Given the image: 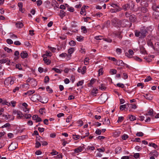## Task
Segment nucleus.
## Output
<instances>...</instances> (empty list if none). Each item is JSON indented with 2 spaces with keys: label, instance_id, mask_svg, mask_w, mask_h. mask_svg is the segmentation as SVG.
<instances>
[{
  "label": "nucleus",
  "instance_id": "obj_24",
  "mask_svg": "<svg viewBox=\"0 0 159 159\" xmlns=\"http://www.w3.org/2000/svg\"><path fill=\"white\" fill-rule=\"evenodd\" d=\"M16 26L18 28H22L23 26V24L21 22H18L16 24Z\"/></svg>",
  "mask_w": 159,
  "mask_h": 159
},
{
  "label": "nucleus",
  "instance_id": "obj_62",
  "mask_svg": "<svg viewBox=\"0 0 159 159\" xmlns=\"http://www.w3.org/2000/svg\"><path fill=\"white\" fill-rule=\"evenodd\" d=\"M116 52L117 53L120 54L122 52V50L119 48H117L116 49Z\"/></svg>",
  "mask_w": 159,
  "mask_h": 159
},
{
  "label": "nucleus",
  "instance_id": "obj_49",
  "mask_svg": "<svg viewBox=\"0 0 159 159\" xmlns=\"http://www.w3.org/2000/svg\"><path fill=\"white\" fill-rule=\"evenodd\" d=\"M124 118L122 116H120L118 117V119L117 121L118 123L121 122L124 120Z\"/></svg>",
  "mask_w": 159,
  "mask_h": 159
},
{
  "label": "nucleus",
  "instance_id": "obj_54",
  "mask_svg": "<svg viewBox=\"0 0 159 159\" xmlns=\"http://www.w3.org/2000/svg\"><path fill=\"white\" fill-rule=\"evenodd\" d=\"M105 124L106 125H109L110 124V121L109 119L107 120L106 118L104 119Z\"/></svg>",
  "mask_w": 159,
  "mask_h": 159
},
{
  "label": "nucleus",
  "instance_id": "obj_22",
  "mask_svg": "<svg viewBox=\"0 0 159 159\" xmlns=\"http://www.w3.org/2000/svg\"><path fill=\"white\" fill-rule=\"evenodd\" d=\"M66 12L63 10L60 11V13L59 14V15L62 18L65 16Z\"/></svg>",
  "mask_w": 159,
  "mask_h": 159
},
{
  "label": "nucleus",
  "instance_id": "obj_20",
  "mask_svg": "<svg viewBox=\"0 0 159 159\" xmlns=\"http://www.w3.org/2000/svg\"><path fill=\"white\" fill-rule=\"evenodd\" d=\"M150 154H151V155H152L155 157H157L158 155V152L155 150L152 151Z\"/></svg>",
  "mask_w": 159,
  "mask_h": 159
},
{
  "label": "nucleus",
  "instance_id": "obj_38",
  "mask_svg": "<svg viewBox=\"0 0 159 159\" xmlns=\"http://www.w3.org/2000/svg\"><path fill=\"white\" fill-rule=\"evenodd\" d=\"M69 44L71 46H74L75 45L76 43L74 41L71 40L69 42Z\"/></svg>",
  "mask_w": 159,
  "mask_h": 159
},
{
  "label": "nucleus",
  "instance_id": "obj_60",
  "mask_svg": "<svg viewBox=\"0 0 159 159\" xmlns=\"http://www.w3.org/2000/svg\"><path fill=\"white\" fill-rule=\"evenodd\" d=\"M7 42L9 44H11L13 43V41L10 39H7Z\"/></svg>",
  "mask_w": 159,
  "mask_h": 159
},
{
  "label": "nucleus",
  "instance_id": "obj_23",
  "mask_svg": "<svg viewBox=\"0 0 159 159\" xmlns=\"http://www.w3.org/2000/svg\"><path fill=\"white\" fill-rule=\"evenodd\" d=\"M99 89L102 90H104L106 89V87L105 84H102L100 85L99 86Z\"/></svg>",
  "mask_w": 159,
  "mask_h": 159
},
{
  "label": "nucleus",
  "instance_id": "obj_48",
  "mask_svg": "<svg viewBox=\"0 0 159 159\" xmlns=\"http://www.w3.org/2000/svg\"><path fill=\"white\" fill-rule=\"evenodd\" d=\"M129 19L132 22H134L135 21L134 16V15H131L129 16Z\"/></svg>",
  "mask_w": 159,
  "mask_h": 159
},
{
  "label": "nucleus",
  "instance_id": "obj_16",
  "mask_svg": "<svg viewBox=\"0 0 159 159\" xmlns=\"http://www.w3.org/2000/svg\"><path fill=\"white\" fill-rule=\"evenodd\" d=\"M86 6L84 5L81 8V10L80 11V14L83 15H86L85 7Z\"/></svg>",
  "mask_w": 159,
  "mask_h": 159
},
{
  "label": "nucleus",
  "instance_id": "obj_6",
  "mask_svg": "<svg viewBox=\"0 0 159 159\" xmlns=\"http://www.w3.org/2000/svg\"><path fill=\"white\" fill-rule=\"evenodd\" d=\"M18 144L15 142H12L8 148V149L10 151H12L15 150L17 147Z\"/></svg>",
  "mask_w": 159,
  "mask_h": 159
},
{
  "label": "nucleus",
  "instance_id": "obj_27",
  "mask_svg": "<svg viewBox=\"0 0 159 159\" xmlns=\"http://www.w3.org/2000/svg\"><path fill=\"white\" fill-rule=\"evenodd\" d=\"M75 49L74 48H70L68 50V52L69 54H71L74 52Z\"/></svg>",
  "mask_w": 159,
  "mask_h": 159
},
{
  "label": "nucleus",
  "instance_id": "obj_8",
  "mask_svg": "<svg viewBox=\"0 0 159 159\" xmlns=\"http://www.w3.org/2000/svg\"><path fill=\"white\" fill-rule=\"evenodd\" d=\"M84 148V145L82 146L79 147L77 148L74 149V152L75 153H79L81 152Z\"/></svg>",
  "mask_w": 159,
  "mask_h": 159
},
{
  "label": "nucleus",
  "instance_id": "obj_44",
  "mask_svg": "<svg viewBox=\"0 0 159 159\" xmlns=\"http://www.w3.org/2000/svg\"><path fill=\"white\" fill-rule=\"evenodd\" d=\"M103 39L104 41L108 43H111L112 42V40L109 38H103Z\"/></svg>",
  "mask_w": 159,
  "mask_h": 159
},
{
  "label": "nucleus",
  "instance_id": "obj_39",
  "mask_svg": "<svg viewBox=\"0 0 159 159\" xmlns=\"http://www.w3.org/2000/svg\"><path fill=\"white\" fill-rule=\"evenodd\" d=\"M84 82V81L83 80L79 81L77 83V86L79 87V86H82Z\"/></svg>",
  "mask_w": 159,
  "mask_h": 159
},
{
  "label": "nucleus",
  "instance_id": "obj_12",
  "mask_svg": "<svg viewBox=\"0 0 159 159\" xmlns=\"http://www.w3.org/2000/svg\"><path fill=\"white\" fill-rule=\"evenodd\" d=\"M135 35L136 37H139V38H143L142 37V34L140 31L136 30L135 31Z\"/></svg>",
  "mask_w": 159,
  "mask_h": 159
},
{
  "label": "nucleus",
  "instance_id": "obj_53",
  "mask_svg": "<svg viewBox=\"0 0 159 159\" xmlns=\"http://www.w3.org/2000/svg\"><path fill=\"white\" fill-rule=\"evenodd\" d=\"M134 58L135 60L141 62L142 61V60L141 58L137 56H135L134 57Z\"/></svg>",
  "mask_w": 159,
  "mask_h": 159
},
{
  "label": "nucleus",
  "instance_id": "obj_57",
  "mask_svg": "<svg viewBox=\"0 0 159 159\" xmlns=\"http://www.w3.org/2000/svg\"><path fill=\"white\" fill-rule=\"evenodd\" d=\"M49 78L48 76H46L44 79V81L45 83L48 82L49 81Z\"/></svg>",
  "mask_w": 159,
  "mask_h": 159
},
{
  "label": "nucleus",
  "instance_id": "obj_52",
  "mask_svg": "<svg viewBox=\"0 0 159 159\" xmlns=\"http://www.w3.org/2000/svg\"><path fill=\"white\" fill-rule=\"evenodd\" d=\"M41 146V143L37 141L35 143V147L36 148H39Z\"/></svg>",
  "mask_w": 159,
  "mask_h": 159
},
{
  "label": "nucleus",
  "instance_id": "obj_41",
  "mask_svg": "<svg viewBox=\"0 0 159 159\" xmlns=\"http://www.w3.org/2000/svg\"><path fill=\"white\" fill-rule=\"evenodd\" d=\"M46 89L47 91L49 93H51L53 92L52 90L50 89L49 86H48L46 87Z\"/></svg>",
  "mask_w": 159,
  "mask_h": 159
},
{
  "label": "nucleus",
  "instance_id": "obj_28",
  "mask_svg": "<svg viewBox=\"0 0 159 159\" xmlns=\"http://www.w3.org/2000/svg\"><path fill=\"white\" fill-rule=\"evenodd\" d=\"M121 32H118L115 33L114 34H115V36L117 37L119 39H121L122 36L121 35Z\"/></svg>",
  "mask_w": 159,
  "mask_h": 159
},
{
  "label": "nucleus",
  "instance_id": "obj_10",
  "mask_svg": "<svg viewBox=\"0 0 159 159\" xmlns=\"http://www.w3.org/2000/svg\"><path fill=\"white\" fill-rule=\"evenodd\" d=\"M150 15L149 13H147L144 14L143 16V20L144 22H146L149 19Z\"/></svg>",
  "mask_w": 159,
  "mask_h": 159
},
{
  "label": "nucleus",
  "instance_id": "obj_17",
  "mask_svg": "<svg viewBox=\"0 0 159 159\" xmlns=\"http://www.w3.org/2000/svg\"><path fill=\"white\" fill-rule=\"evenodd\" d=\"M145 98L148 100H151L152 99V97L151 95L150 94H146L144 96Z\"/></svg>",
  "mask_w": 159,
  "mask_h": 159
},
{
  "label": "nucleus",
  "instance_id": "obj_55",
  "mask_svg": "<svg viewBox=\"0 0 159 159\" xmlns=\"http://www.w3.org/2000/svg\"><path fill=\"white\" fill-rule=\"evenodd\" d=\"M128 138V136L126 134H124L122 137V138L123 140H125Z\"/></svg>",
  "mask_w": 159,
  "mask_h": 159
},
{
  "label": "nucleus",
  "instance_id": "obj_32",
  "mask_svg": "<svg viewBox=\"0 0 159 159\" xmlns=\"http://www.w3.org/2000/svg\"><path fill=\"white\" fill-rule=\"evenodd\" d=\"M86 67L85 66H84L83 68H82L81 74L83 75L86 72Z\"/></svg>",
  "mask_w": 159,
  "mask_h": 159
},
{
  "label": "nucleus",
  "instance_id": "obj_34",
  "mask_svg": "<svg viewBox=\"0 0 159 159\" xmlns=\"http://www.w3.org/2000/svg\"><path fill=\"white\" fill-rule=\"evenodd\" d=\"M14 55L15 56H16V57H15L16 59H17L18 58L20 55V53L19 51H16L14 53Z\"/></svg>",
  "mask_w": 159,
  "mask_h": 159
},
{
  "label": "nucleus",
  "instance_id": "obj_14",
  "mask_svg": "<svg viewBox=\"0 0 159 159\" xmlns=\"http://www.w3.org/2000/svg\"><path fill=\"white\" fill-rule=\"evenodd\" d=\"M153 49L157 52L159 53V43L157 42L155 44Z\"/></svg>",
  "mask_w": 159,
  "mask_h": 159
},
{
  "label": "nucleus",
  "instance_id": "obj_51",
  "mask_svg": "<svg viewBox=\"0 0 159 159\" xmlns=\"http://www.w3.org/2000/svg\"><path fill=\"white\" fill-rule=\"evenodd\" d=\"M143 133L142 132H138L136 134V135L138 137L143 136Z\"/></svg>",
  "mask_w": 159,
  "mask_h": 159
},
{
  "label": "nucleus",
  "instance_id": "obj_46",
  "mask_svg": "<svg viewBox=\"0 0 159 159\" xmlns=\"http://www.w3.org/2000/svg\"><path fill=\"white\" fill-rule=\"evenodd\" d=\"M66 55H67V54L66 53L64 52L60 54L59 56L60 57L64 58L66 56Z\"/></svg>",
  "mask_w": 159,
  "mask_h": 159
},
{
  "label": "nucleus",
  "instance_id": "obj_43",
  "mask_svg": "<svg viewBox=\"0 0 159 159\" xmlns=\"http://www.w3.org/2000/svg\"><path fill=\"white\" fill-rule=\"evenodd\" d=\"M94 39L97 40H101L103 39L102 36L100 35L94 37Z\"/></svg>",
  "mask_w": 159,
  "mask_h": 159
},
{
  "label": "nucleus",
  "instance_id": "obj_42",
  "mask_svg": "<svg viewBox=\"0 0 159 159\" xmlns=\"http://www.w3.org/2000/svg\"><path fill=\"white\" fill-rule=\"evenodd\" d=\"M106 95H107L105 94H102L100 96V98L102 100L103 98L104 97H106L104 99H103V101H105L106 100Z\"/></svg>",
  "mask_w": 159,
  "mask_h": 159
},
{
  "label": "nucleus",
  "instance_id": "obj_58",
  "mask_svg": "<svg viewBox=\"0 0 159 159\" xmlns=\"http://www.w3.org/2000/svg\"><path fill=\"white\" fill-rule=\"evenodd\" d=\"M152 147L154 148L155 149H159V147H158L157 145L155 143H153L152 144Z\"/></svg>",
  "mask_w": 159,
  "mask_h": 159
},
{
  "label": "nucleus",
  "instance_id": "obj_5",
  "mask_svg": "<svg viewBox=\"0 0 159 159\" xmlns=\"http://www.w3.org/2000/svg\"><path fill=\"white\" fill-rule=\"evenodd\" d=\"M14 83V80L11 78H8L5 79L4 84L5 87L8 86L9 84L12 85Z\"/></svg>",
  "mask_w": 159,
  "mask_h": 159
},
{
  "label": "nucleus",
  "instance_id": "obj_59",
  "mask_svg": "<svg viewBox=\"0 0 159 159\" xmlns=\"http://www.w3.org/2000/svg\"><path fill=\"white\" fill-rule=\"evenodd\" d=\"M80 136L79 135H73V139L75 140H77L79 139L80 138Z\"/></svg>",
  "mask_w": 159,
  "mask_h": 159
},
{
  "label": "nucleus",
  "instance_id": "obj_9",
  "mask_svg": "<svg viewBox=\"0 0 159 159\" xmlns=\"http://www.w3.org/2000/svg\"><path fill=\"white\" fill-rule=\"evenodd\" d=\"M30 82L31 83H34L33 84L34 86H35L36 85V82L34 79H32L30 78H29L26 80V82L27 83Z\"/></svg>",
  "mask_w": 159,
  "mask_h": 159
},
{
  "label": "nucleus",
  "instance_id": "obj_31",
  "mask_svg": "<svg viewBox=\"0 0 159 159\" xmlns=\"http://www.w3.org/2000/svg\"><path fill=\"white\" fill-rule=\"evenodd\" d=\"M116 70L115 69H111L110 71V74L111 75L116 74Z\"/></svg>",
  "mask_w": 159,
  "mask_h": 159
},
{
  "label": "nucleus",
  "instance_id": "obj_47",
  "mask_svg": "<svg viewBox=\"0 0 159 159\" xmlns=\"http://www.w3.org/2000/svg\"><path fill=\"white\" fill-rule=\"evenodd\" d=\"M153 111L152 109H151L149 110V111L148 112V114L149 116H152L153 115Z\"/></svg>",
  "mask_w": 159,
  "mask_h": 159
},
{
  "label": "nucleus",
  "instance_id": "obj_33",
  "mask_svg": "<svg viewBox=\"0 0 159 159\" xmlns=\"http://www.w3.org/2000/svg\"><path fill=\"white\" fill-rule=\"evenodd\" d=\"M52 70L55 71L56 72L58 73H61V70L58 69L53 68L52 69Z\"/></svg>",
  "mask_w": 159,
  "mask_h": 159
},
{
  "label": "nucleus",
  "instance_id": "obj_56",
  "mask_svg": "<svg viewBox=\"0 0 159 159\" xmlns=\"http://www.w3.org/2000/svg\"><path fill=\"white\" fill-rule=\"evenodd\" d=\"M103 68H101L100 69L98 70V75L100 76L102 75L103 73Z\"/></svg>",
  "mask_w": 159,
  "mask_h": 159
},
{
  "label": "nucleus",
  "instance_id": "obj_61",
  "mask_svg": "<svg viewBox=\"0 0 159 159\" xmlns=\"http://www.w3.org/2000/svg\"><path fill=\"white\" fill-rule=\"evenodd\" d=\"M98 91V90L96 88H94L92 90V94H96L97 93Z\"/></svg>",
  "mask_w": 159,
  "mask_h": 159
},
{
  "label": "nucleus",
  "instance_id": "obj_2",
  "mask_svg": "<svg viewBox=\"0 0 159 159\" xmlns=\"http://www.w3.org/2000/svg\"><path fill=\"white\" fill-rule=\"evenodd\" d=\"M152 26H151L148 27H143L140 30L141 33L142 34V37L144 38L146 36V34L149 31L151 32L152 30Z\"/></svg>",
  "mask_w": 159,
  "mask_h": 159
},
{
  "label": "nucleus",
  "instance_id": "obj_13",
  "mask_svg": "<svg viewBox=\"0 0 159 159\" xmlns=\"http://www.w3.org/2000/svg\"><path fill=\"white\" fill-rule=\"evenodd\" d=\"M17 115V118H21L23 117L24 116V115L22 114L21 112L19 111H16L14 112Z\"/></svg>",
  "mask_w": 159,
  "mask_h": 159
},
{
  "label": "nucleus",
  "instance_id": "obj_36",
  "mask_svg": "<svg viewBox=\"0 0 159 159\" xmlns=\"http://www.w3.org/2000/svg\"><path fill=\"white\" fill-rule=\"evenodd\" d=\"M35 92L34 90H29L27 92V93H28V95L29 96L34 93Z\"/></svg>",
  "mask_w": 159,
  "mask_h": 159
},
{
  "label": "nucleus",
  "instance_id": "obj_11",
  "mask_svg": "<svg viewBox=\"0 0 159 159\" xmlns=\"http://www.w3.org/2000/svg\"><path fill=\"white\" fill-rule=\"evenodd\" d=\"M20 56L22 58H27L28 56L27 53L25 51H23L20 53Z\"/></svg>",
  "mask_w": 159,
  "mask_h": 159
},
{
  "label": "nucleus",
  "instance_id": "obj_1",
  "mask_svg": "<svg viewBox=\"0 0 159 159\" xmlns=\"http://www.w3.org/2000/svg\"><path fill=\"white\" fill-rule=\"evenodd\" d=\"M134 3L132 1H131L129 3L123 5L122 6V9L125 11L129 10H133L134 8Z\"/></svg>",
  "mask_w": 159,
  "mask_h": 159
},
{
  "label": "nucleus",
  "instance_id": "obj_18",
  "mask_svg": "<svg viewBox=\"0 0 159 159\" xmlns=\"http://www.w3.org/2000/svg\"><path fill=\"white\" fill-rule=\"evenodd\" d=\"M121 10H122V8H119L118 9H111L110 10V11L112 13H116L117 12H119Z\"/></svg>",
  "mask_w": 159,
  "mask_h": 159
},
{
  "label": "nucleus",
  "instance_id": "obj_15",
  "mask_svg": "<svg viewBox=\"0 0 159 159\" xmlns=\"http://www.w3.org/2000/svg\"><path fill=\"white\" fill-rule=\"evenodd\" d=\"M116 65L118 66H123V65H126L124 63L123 61L120 60H119L118 61L116 60Z\"/></svg>",
  "mask_w": 159,
  "mask_h": 159
},
{
  "label": "nucleus",
  "instance_id": "obj_35",
  "mask_svg": "<svg viewBox=\"0 0 159 159\" xmlns=\"http://www.w3.org/2000/svg\"><path fill=\"white\" fill-rule=\"evenodd\" d=\"M126 108V105L125 104L121 105L120 106V110L123 111Z\"/></svg>",
  "mask_w": 159,
  "mask_h": 159
},
{
  "label": "nucleus",
  "instance_id": "obj_37",
  "mask_svg": "<svg viewBox=\"0 0 159 159\" xmlns=\"http://www.w3.org/2000/svg\"><path fill=\"white\" fill-rule=\"evenodd\" d=\"M152 80V78L150 76H147L146 79L144 80L145 82H148L149 81L151 80Z\"/></svg>",
  "mask_w": 159,
  "mask_h": 159
},
{
  "label": "nucleus",
  "instance_id": "obj_7",
  "mask_svg": "<svg viewBox=\"0 0 159 159\" xmlns=\"http://www.w3.org/2000/svg\"><path fill=\"white\" fill-rule=\"evenodd\" d=\"M143 2H141V6H142V7H141V11L143 13H145L146 12L148 11V9L146 7H144V6H145L146 7L148 5V4L146 3L145 5H143Z\"/></svg>",
  "mask_w": 159,
  "mask_h": 159
},
{
  "label": "nucleus",
  "instance_id": "obj_64",
  "mask_svg": "<svg viewBox=\"0 0 159 159\" xmlns=\"http://www.w3.org/2000/svg\"><path fill=\"white\" fill-rule=\"evenodd\" d=\"M116 85L118 87H121L122 88H124V85L123 84L118 83Z\"/></svg>",
  "mask_w": 159,
  "mask_h": 159
},
{
  "label": "nucleus",
  "instance_id": "obj_3",
  "mask_svg": "<svg viewBox=\"0 0 159 159\" xmlns=\"http://www.w3.org/2000/svg\"><path fill=\"white\" fill-rule=\"evenodd\" d=\"M31 100L34 102L39 101L43 103H46L48 102V101H46L45 102H43L41 96L37 94H34L31 97Z\"/></svg>",
  "mask_w": 159,
  "mask_h": 159
},
{
  "label": "nucleus",
  "instance_id": "obj_29",
  "mask_svg": "<svg viewBox=\"0 0 159 159\" xmlns=\"http://www.w3.org/2000/svg\"><path fill=\"white\" fill-rule=\"evenodd\" d=\"M29 87V84H21L20 85V88H25V89Z\"/></svg>",
  "mask_w": 159,
  "mask_h": 159
},
{
  "label": "nucleus",
  "instance_id": "obj_25",
  "mask_svg": "<svg viewBox=\"0 0 159 159\" xmlns=\"http://www.w3.org/2000/svg\"><path fill=\"white\" fill-rule=\"evenodd\" d=\"M122 151V148L120 147H118L115 149V152L116 153H120Z\"/></svg>",
  "mask_w": 159,
  "mask_h": 159
},
{
  "label": "nucleus",
  "instance_id": "obj_40",
  "mask_svg": "<svg viewBox=\"0 0 159 159\" xmlns=\"http://www.w3.org/2000/svg\"><path fill=\"white\" fill-rule=\"evenodd\" d=\"M83 37L82 36H77L76 38V39L78 41H83Z\"/></svg>",
  "mask_w": 159,
  "mask_h": 159
},
{
  "label": "nucleus",
  "instance_id": "obj_30",
  "mask_svg": "<svg viewBox=\"0 0 159 159\" xmlns=\"http://www.w3.org/2000/svg\"><path fill=\"white\" fill-rule=\"evenodd\" d=\"M2 104L3 105H7L8 106H9L11 105L10 103L9 102H7L6 100H4L3 101L2 100Z\"/></svg>",
  "mask_w": 159,
  "mask_h": 159
},
{
  "label": "nucleus",
  "instance_id": "obj_45",
  "mask_svg": "<svg viewBox=\"0 0 159 159\" xmlns=\"http://www.w3.org/2000/svg\"><path fill=\"white\" fill-rule=\"evenodd\" d=\"M129 119L131 121H134L136 120V117L133 115L130 116L129 117Z\"/></svg>",
  "mask_w": 159,
  "mask_h": 159
},
{
  "label": "nucleus",
  "instance_id": "obj_19",
  "mask_svg": "<svg viewBox=\"0 0 159 159\" xmlns=\"http://www.w3.org/2000/svg\"><path fill=\"white\" fill-rule=\"evenodd\" d=\"M110 5L113 7L115 9H118L119 8H121L119 6V5L117 4H115L114 3H111L110 4Z\"/></svg>",
  "mask_w": 159,
  "mask_h": 159
},
{
  "label": "nucleus",
  "instance_id": "obj_50",
  "mask_svg": "<svg viewBox=\"0 0 159 159\" xmlns=\"http://www.w3.org/2000/svg\"><path fill=\"white\" fill-rule=\"evenodd\" d=\"M102 132V130H101L99 129H97L96 130L95 133L98 135H100L101 134Z\"/></svg>",
  "mask_w": 159,
  "mask_h": 159
},
{
  "label": "nucleus",
  "instance_id": "obj_4",
  "mask_svg": "<svg viewBox=\"0 0 159 159\" xmlns=\"http://www.w3.org/2000/svg\"><path fill=\"white\" fill-rule=\"evenodd\" d=\"M112 24L115 27H120L121 25V22L118 19L116 18H113L111 20Z\"/></svg>",
  "mask_w": 159,
  "mask_h": 159
},
{
  "label": "nucleus",
  "instance_id": "obj_21",
  "mask_svg": "<svg viewBox=\"0 0 159 159\" xmlns=\"http://www.w3.org/2000/svg\"><path fill=\"white\" fill-rule=\"evenodd\" d=\"M43 60L44 62L47 65L50 64L51 63V61L49 59H48L47 57H44Z\"/></svg>",
  "mask_w": 159,
  "mask_h": 159
},
{
  "label": "nucleus",
  "instance_id": "obj_63",
  "mask_svg": "<svg viewBox=\"0 0 159 159\" xmlns=\"http://www.w3.org/2000/svg\"><path fill=\"white\" fill-rule=\"evenodd\" d=\"M89 60V59L88 58H86L84 60V63L85 65H87L88 63Z\"/></svg>",
  "mask_w": 159,
  "mask_h": 159
},
{
  "label": "nucleus",
  "instance_id": "obj_26",
  "mask_svg": "<svg viewBox=\"0 0 159 159\" xmlns=\"http://www.w3.org/2000/svg\"><path fill=\"white\" fill-rule=\"evenodd\" d=\"M147 44L148 46L153 48L154 46H153L151 40H148L147 42Z\"/></svg>",
  "mask_w": 159,
  "mask_h": 159
}]
</instances>
